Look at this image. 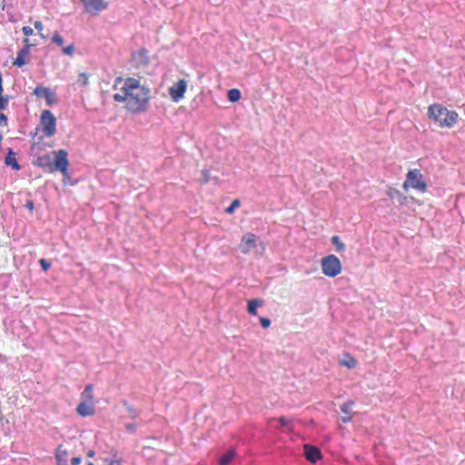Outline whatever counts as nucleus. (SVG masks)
Here are the masks:
<instances>
[{
	"instance_id": "f257e3e1",
	"label": "nucleus",
	"mask_w": 465,
	"mask_h": 465,
	"mask_svg": "<svg viewBox=\"0 0 465 465\" xmlns=\"http://www.w3.org/2000/svg\"><path fill=\"white\" fill-rule=\"evenodd\" d=\"M51 153L54 157V162L52 161L51 154L46 153L37 157V164L50 173L59 171L64 177H69L67 152L64 149H60L58 151H53Z\"/></svg>"
},
{
	"instance_id": "f03ea898",
	"label": "nucleus",
	"mask_w": 465,
	"mask_h": 465,
	"mask_svg": "<svg viewBox=\"0 0 465 465\" xmlns=\"http://www.w3.org/2000/svg\"><path fill=\"white\" fill-rule=\"evenodd\" d=\"M150 88H142L127 94V110L133 114L143 113L148 107Z\"/></svg>"
},
{
	"instance_id": "7ed1b4c3",
	"label": "nucleus",
	"mask_w": 465,
	"mask_h": 465,
	"mask_svg": "<svg viewBox=\"0 0 465 465\" xmlns=\"http://www.w3.org/2000/svg\"><path fill=\"white\" fill-rule=\"evenodd\" d=\"M402 188L405 191H408L410 188H411L420 193H425L427 191L428 186L420 170H409L406 174V180L402 183Z\"/></svg>"
},
{
	"instance_id": "20e7f679",
	"label": "nucleus",
	"mask_w": 465,
	"mask_h": 465,
	"mask_svg": "<svg viewBox=\"0 0 465 465\" xmlns=\"http://www.w3.org/2000/svg\"><path fill=\"white\" fill-rule=\"evenodd\" d=\"M322 273L328 277H336L341 272V263L338 257L334 254H330L322 259Z\"/></svg>"
},
{
	"instance_id": "39448f33",
	"label": "nucleus",
	"mask_w": 465,
	"mask_h": 465,
	"mask_svg": "<svg viewBox=\"0 0 465 465\" xmlns=\"http://www.w3.org/2000/svg\"><path fill=\"white\" fill-rule=\"evenodd\" d=\"M56 118H41L40 123L35 128V136H38L39 140L44 137H51L55 134L56 131Z\"/></svg>"
},
{
	"instance_id": "423d86ee",
	"label": "nucleus",
	"mask_w": 465,
	"mask_h": 465,
	"mask_svg": "<svg viewBox=\"0 0 465 465\" xmlns=\"http://www.w3.org/2000/svg\"><path fill=\"white\" fill-rule=\"evenodd\" d=\"M84 5V12L92 15H97L108 8V3L104 0H80Z\"/></svg>"
},
{
	"instance_id": "0eeeda50",
	"label": "nucleus",
	"mask_w": 465,
	"mask_h": 465,
	"mask_svg": "<svg viewBox=\"0 0 465 465\" xmlns=\"http://www.w3.org/2000/svg\"><path fill=\"white\" fill-rule=\"evenodd\" d=\"M130 62L137 69L146 67L150 63L148 51L145 48H141L136 52H133Z\"/></svg>"
},
{
	"instance_id": "6e6552de",
	"label": "nucleus",
	"mask_w": 465,
	"mask_h": 465,
	"mask_svg": "<svg viewBox=\"0 0 465 465\" xmlns=\"http://www.w3.org/2000/svg\"><path fill=\"white\" fill-rule=\"evenodd\" d=\"M23 43L24 47L18 51L16 58L13 62V64L17 67H22L26 64V57L30 55V49L35 45V44L30 43L28 38H25Z\"/></svg>"
},
{
	"instance_id": "1a4fd4ad",
	"label": "nucleus",
	"mask_w": 465,
	"mask_h": 465,
	"mask_svg": "<svg viewBox=\"0 0 465 465\" xmlns=\"http://www.w3.org/2000/svg\"><path fill=\"white\" fill-rule=\"evenodd\" d=\"M187 88V82L180 79L169 88V95L173 102H179L184 95Z\"/></svg>"
},
{
	"instance_id": "9d476101",
	"label": "nucleus",
	"mask_w": 465,
	"mask_h": 465,
	"mask_svg": "<svg viewBox=\"0 0 465 465\" xmlns=\"http://www.w3.org/2000/svg\"><path fill=\"white\" fill-rule=\"evenodd\" d=\"M427 116H458V114L440 104H433L428 107Z\"/></svg>"
},
{
	"instance_id": "9b49d317",
	"label": "nucleus",
	"mask_w": 465,
	"mask_h": 465,
	"mask_svg": "<svg viewBox=\"0 0 465 465\" xmlns=\"http://www.w3.org/2000/svg\"><path fill=\"white\" fill-rule=\"evenodd\" d=\"M258 237L252 232L246 233L241 240V251L242 253H248L251 250L257 246Z\"/></svg>"
},
{
	"instance_id": "f8f14e48",
	"label": "nucleus",
	"mask_w": 465,
	"mask_h": 465,
	"mask_svg": "<svg viewBox=\"0 0 465 465\" xmlns=\"http://www.w3.org/2000/svg\"><path fill=\"white\" fill-rule=\"evenodd\" d=\"M303 449L304 456L307 459V460L312 463H316L317 461L322 459V452L318 447L310 444H305L303 446Z\"/></svg>"
},
{
	"instance_id": "ddd939ff",
	"label": "nucleus",
	"mask_w": 465,
	"mask_h": 465,
	"mask_svg": "<svg viewBox=\"0 0 465 465\" xmlns=\"http://www.w3.org/2000/svg\"><path fill=\"white\" fill-rule=\"evenodd\" d=\"M33 94L36 95L37 98L45 99L48 105H51L54 101V94L47 87L36 86Z\"/></svg>"
},
{
	"instance_id": "4468645a",
	"label": "nucleus",
	"mask_w": 465,
	"mask_h": 465,
	"mask_svg": "<svg viewBox=\"0 0 465 465\" xmlns=\"http://www.w3.org/2000/svg\"><path fill=\"white\" fill-rule=\"evenodd\" d=\"M142 88H146L144 85H141L139 80L132 77H128L122 87V92L127 95L130 93L137 92L142 90Z\"/></svg>"
},
{
	"instance_id": "2eb2a0df",
	"label": "nucleus",
	"mask_w": 465,
	"mask_h": 465,
	"mask_svg": "<svg viewBox=\"0 0 465 465\" xmlns=\"http://www.w3.org/2000/svg\"><path fill=\"white\" fill-rule=\"evenodd\" d=\"M76 411L82 417L93 416L95 412L94 402L81 401L76 408Z\"/></svg>"
},
{
	"instance_id": "dca6fc26",
	"label": "nucleus",
	"mask_w": 465,
	"mask_h": 465,
	"mask_svg": "<svg viewBox=\"0 0 465 465\" xmlns=\"http://www.w3.org/2000/svg\"><path fill=\"white\" fill-rule=\"evenodd\" d=\"M433 130L441 129L444 127L451 128L457 123V118H432Z\"/></svg>"
},
{
	"instance_id": "f3484780",
	"label": "nucleus",
	"mask_w": 465,
	"mask_h": 465,
	"mask_svg": "<svg viewBox=\"0 0 465 465\" xmlns=\"http://www.w3.org/2000/svg\"><path fill=\"white\" fill-rule=\"evenodd\" d=\"M353 405H354V402L352 401H348L341 406V411L344 414V416L341 417L342 422L348 423V422L351 421V420H352L351 408Z\"/></svg>"
},
{
	"instance_id": "a211bd4d",
	"label": "nucleus",
	"mask_w": 465,
	"mask_h": 465,
	"mask_svg": "<svg viewBox=\"0 0 465 465\" xmlns=\"http://www.w3.org/2000/svg\"><path fill=\"white\" fill-rule=\"evenodd\" d=\"M263 304H264L263 300L259 299V298L249 300L248 301V304H247V312H248V313L252 315V316H256L257 315V309L259 307L263 306Z\"/></svg>"
},
{
	"instance_id": "6ab92c4d",
	"label": "nucleus",
	"mask_w": 465,
	"mask_h": 465,
	"mask_svg": "<svg viewBox=\"0 0 465 465\" xmlns=\"http://www.w3.org/2000/svg\"><path fill=\"white\" fill-rule=\"evenodd\" d=\"M5 163L6 165L12 166V168L15 171H18L21 169V166L15 158V153L11 149H9V152L5 157Z\"/></svg>"
},
{
	"instance_id": "aec40b11",
	"label": "nucleus",
	"mask_w": 465,
	"mask_h": 465,
	"mask_svg": "<svg viewBox=\"0 0 465 465\" xmlns=\"http://www.w3.org/2000/svg\"><path fill=\"white\" fill-rule=\"evenodd\" d=\"M341 366L347 367L348 369H354L358 365V361L350 353H346L343 359L340 361Z\"/></svg>"
},
{
	"instance_id": "412c9836",
	"label": "nucleus",
	"mask_w": 465,
	"mask_h": 465,
	"mask_svg": "<svg viewBox=\"0 0 465 465\" xmlns=\"http://www.w3.org/2000/svg\"><path fill=\"white\" fill-rule=\"evenodd\" d=\"M94 386L93 384H87L84 387V391L81 394V401L94 402Z\"/></svg>"
},
{
	"instance_id": "4be33fe9",
	"label": "nucleus",
	"mask_w": 465,
	"mask_h": 465,
	"mask_svg": "<svg viewBox=\"0 0 465 465\" xmlns=\"http://www.w3.org/2000/svg\"><path fill=\"white\" fill-rule=\"evenodd\" d=\"M236 453L233 450H228L225 454H223L220 460V465H229L231 461L235 458Z\"/></svg>"
},
{
	"instance_id": "5701e85b",
	"label": "nucleus",
	"mask_w": 465,
	"mask_h": 465,
	"mask_svg": "<svg viewBox=\"0 0 465 465\" xmlns=\"http://www.w3.org/2000/svg\"><path fill=\"white\" fill-rule=\"evenodd\" d=\"M242 97V93L237 88H232L227 91V99L232 103L238 102Z\"/></svg>"
},
{
	"instance_id": "b1692460",
	"label": "nucleus",
	"mask_w": 465,
	"mask_h": 465,
	"mask_svg": "<svg viewBox=\"0 0 465 465\" xmlns=\"http://www.w3.org/2000/svg\"><path fill=\"white\" fill-rule=\"evenodd\" d=\"M62 446H59L56 450L55 460L57 465H68L65 456L67 455L66 450L61 451Z\"/></svg>"
},
{
	"instance_id": "393cba45",
	"label": "nucleus",
	"mask_w": 465,
	"mask_h": 465,
	"mask_svg": "<svg viewBox=\"0 0 465 465\" xmlns=\"http://www.w3.org/2000/svg\"><path fill=\"white\" fill-rule=\"evenodd\" d=\"M103 465H123V461L117 455H114V458H104Z\"/></svg>"
},
{
	"instance_id": "a878e982",
	"label": "nucleus",
	"mask_w": 465,
	"mask_h": 465,
	"mask_svg": "<svg viewBox=\"0 0 465 465\" xmlns=\"http://www.w3.org/2000/svg\"><path fill=\"white\" fill-rule=\"evenodd\" d=\"M331 242L333 245H335L338 252H342L345 249L344 243L341 241L338 235L331 237Z\"/></svg>"
},
{
	"instance_id": "bb28decb",
	"label": "nucleus",
	"mask_w": 465,
	"mask_h": 465,
	"mask_svg": "<svg viewBox=\"0 0 465 465\" xmlns=\"http://www.w3.org/2000/svg\"><path fill=\"white\" fill-rule=\"evenodd\" d=\"M240 205H241V201L239 199H235L232 202L230 206H228L225 209V213L228 214H232L234 213L235 209L240 207Z\"/></svg>"
},
{
	"instance_id": "cd10ccee",
	"label": "nucleus",
	"mask_w": 465,
	"mask_h": 465,
	"mask_svg": "<svg viewBox=\"0 0 465 465\" xmlns=\"http://www.w3.org/2000/svg\"><path fill=\"white\" fill-rule=\"evenodd\" d=\"M279 422L282 427H286L288 430L292 431L293 430V424L292 421L290 420H287L285 417L282 416L278 419Z\"/></svg>"
},
{
	"instance_id": "c85d7f7f",
	"label": "nucleus",
	"mask_w": 465,
	"mask_h": 465,
	"mask_svg": "<svg viewBox=\"0 0 465 465\" xmlns=\"http://www.w3.org/2000/svg\"><path fill=\"white\" fill-rule=\"evenodd\" d=\"M52 42L59 46H62L64 44V38L58 32H55L52 36Z\"/></svg>"
},
{
	"instance_id": "c756f323",
	"label": "nucleus",
	"mask_w": 465,
	"mask_h": 465,
	"mask_svg": "<svg viewBox=\"0 0 465 465\" xmlns=\"http://www.w3.org/2000/svg\"><path fill=\"white\" fill-rule=\"evenodd\" d=\"M77 83L85 85L88 83V75L85 73H81L78 74Z\"/></svg>"
},
{
	"instance_id": "7c9ffc66",
	"label": "nucleus",
	"mask_w": 465,
	"mask_h": 465,
	"mask_svg": "<svg viewBox=\"0 0 465 465\" xmlns=\"http://www.w3.org/2000/svg\"><path fill=\"white\" fill-rule=\"evenodd\" d=\"M62 52L65 55H73V54L74 52V45L73 44H71V45L64 47Z\"/></svg>"
},
{
	"instance_id": "2f4dec72",
	"label": "nucleus",
	"mask_w": 465,
	"mask_h": 465,
	"mask_svg": "<svg viewBox=\"0 0 465 465\" xmlns=\"http://www.w3.org/2000/svg\"><path fill=\"white\" fill-rule=\"evenodd\" d=\"M260 322L263 329H268L271 326V320L269 318L261 317Z\"/></svg>"
},
{
	"instance_id": "473e14b6",
	"label": "nucleus",
	"mask_w": 465,
	"mask_h": 465,
	"mask_svg": "<svg viewBox=\"0 0 465 465\" xmlns=\"http://www.w3.org/2000/svg\"><path fill=\"white\" fill-rule=\"evenodd\" d=\"M114 99L116 102H125L127 104V95H125L124 94H115L114 95Z\"/></svg>"
},
{
	"instance_id": "72a5a7b5",
	"label": "nucleus",
	"mask_w": 465,
	"mask_h": 465,
	"mask_svg": "<svg viewBox=\"0 0 465 465\" xmlns=\"http://www.w3.org/2000/svg\"><path fill=\"white\" fill-rule=\"evenodd\" d=\"M39 262H40V265H41L42 269H43L45 272H47V271L50 269V267H51L50 262H47L45 259H44V258H43V259H41V260L39 261Z\"/></svg>"
},
{
	"instance_id": "f704fd0d",
	"label": "nucleus",
	"mask_w": 465,
	"mask_h": 465,
	"mask_svg": "<svg viewBox=\"0 0 465 465\" xmlns=\"http://www.w3.org/2000/svg\"><path fill=\"white\" fill-rule=\"evenodd\" d=\"M82 461H83L82 458H80V457H74V458H73V459H72V465H79V464H81V463H82ZM86 465H94V463H93V462H91V461H88V462L86 463Z\"/></svg>"
},
{
	"instance_id": "c9c22d12",
	"label": "nucleus",
	"mask_w": 465,
	"mask_h": 465,
	"mask_svg": "<svg viewBox=\"0 0 465 465\" xmlns=\"http://www.w3.org/2000/svg\"><path fill=\"white\" fill-rule=\"evenodd\" d=\"M401 193L397 190V189H391L387 192V194L391 197V198H395V197H398Z\"/></svg>"
},
{
	"instance_id": "e433bc0d",
	"label": "nucleus",
	"mask_w": 465,
	"mask_h": 465,
	"mask_svg": "<svg viewBox=\"0 0 465 465\" xmlns=\"http://www.w3.org/2000/svg\"><path fill=\"white\" fill-rule=\"evenodd\" d=\"M397 198H398V202H399V203L401 205L406 204L408 203V200H409V198L406 195L402 194V193H401Z\"/></svg>"
},
{
	"instance_id": "4c0bfd02",
	"label": "nucleus",
	"mask_w": 465,
	"mask_h": 465,
	"mask_svg": "<svg viewBox=\"0 0 465 465\" xmlns=\"http://www.w3.org/2000/svg\"><path fill=\"white\" fill-rule=\"evenodd\" d=\"M22 31H23L24 35L26 36L32 35L34 34L33 28L30 26H27V25L24 26L22 28Z\"/></svg>"
},
{
	"instance_id": "58836bf2",
	"label": "nucleus",
	"mask_w": 465,
	"mask_h": 465,
	"mask_svg": "<svg viewBox=\"0 0 465 465\" xmlns=\"http://www.w3.org/2000/svg\"><path fill=\"white\" fill-rule=\"evenodd\" d=\"M34 26L38 31V33L42 32L44 29V25L41 21H35Z\"/></svg>"
},
{
	"instance_id": "ea45409f",
	"label": "nucleus",
	"mask_w": 465,
	"mask_h": 465,
	"mask_svg": "<svg viewBox=\"0 0 465 465\" xmlns=\"http://www.w3.org/2000/svg\"><path fill=\"white\" fill-rule=\"evenodd\" d=\"M25 207L32 213L35 209L34 202L32 200L26 201Z\"/></svg>"
},
{
	"instance_id": "a19ab883",
	"label": "nucleus",
	"mask_w": 465,
	"mask_h": 465,
	"mask_svg": "<svg viewBox=\"0 0 465 465\" xmlns=\"http://www.w3.org/2000/svg\"><path fill=\"white\" fill-rule=\"evenodd\" d=\"M40 116H54V114L50 110L45 109L42 111Z\"/></svg>"
},
{
	"instance_id": "79ce46f5",
	"label": "nucleus",
	"mask_w": 465,
	"mask_h": 465,
	"mask_svg": "<svg viewBox=\"0 0 465 465\" xmlns=\"http://www.w3.org/2000/svg\"><path fill=\"white\" fill-rule=\"evenodd\" d=\"M205 177H203V180L202 181L203 183H206L209 181V174L208 172H204Z\"/></svg>"
},
{
	"instance_id": "37998d69",
	"label": "nucleus",
	"mask_w": 465,
	"mask_h": 465,
	"mask_svg": "<svg viewBox=\"0 0 465 465\" xmlns=\"http://www.w3.org/2000/svg\"><path fill=\"white\" fill-rule=\"evenodd\" d=\"M7 118L5 117H3V118H0V124H2L3 122H6Z\"/></svg>"
},
{
	"instance_id": "c03bdc74",
	"label": "nucleus",
	"mask_w": 465,
	"mask_h": 465,
	"mask_svg": "<svg viewBox=\"0 0 465 465\" xmlns=\"http://www.w3.org/2000/svg\"><path fill=\"white\" fill-rule=\"evenodd\" d=\"M40 35V36L44 39H45L47 36L45 35V34H43L42 32L38 33Z\"/></svg>"
}]
</instances>
